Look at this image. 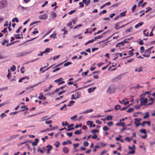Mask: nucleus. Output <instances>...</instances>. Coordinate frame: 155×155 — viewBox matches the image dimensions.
<instances>
[{"instance_id":"nucleus-55","label":"nucleus","mask_w":155,"mask_h":155,"mask_svg":"<svg viewBox=\"0 0 155 155\" xmlns=\"http://www.w3.org/2000/svg\"><path fill=\"white\" fill-rule=\"evenodd\" d=\"M74 148H76L77 147H78L79 146V144L78 143H74L73 145Z\"/></svg>"},{"instance_id":"nucleus-10","label":"nucleus","mask_w":155,"mask_h":155,"mask_svg":"<svg viewBox=\"0 0 155 155\" xmlns=\"http://www.w3.org/2000/svg\"><path fill=\"white\" fill-rule=\"evenodd\" d=\"M47 148V153L48 154H49L50 153V151L52 149V146L49 145L46 147Z\"/></svg>"},{"instance_id":"nucleus-64","label":"nucleus","mask_w":155,"mask_h":155,"mask_svg":"<svg viewBox=\"0 0 155 155\" xmlns=\"http://www.w3.org/2000/svg\"><path fill=\"white\" fill-rule=\"evenodd\" d=\"M25 68L24 67H23L21 68L20 71L22 73H24L25 72V70H24Z\"/></svg>"},{"instance_id":"nucleus-21","label":"nucleus","mask_w":155,"mask_h":155,"mask_svg":"<svg viewBox=\"0 0 155 155\" xmlns=\"http://www.w3.org/2000/svg\"><path fill=\"white\" fill-rule=\"evenodd\" d=\"M105 119L107 120H111L113 119L112 117L110 115H108L105 117Z\"/></svg>"},{"instance_id":"nucleus-31","label":"nucleus","mask_w":155,"mask_h":155,"mask_svg":"<svg viewBox=\"0 0 155 155\" xmlns=\"http://www.w3.org/2000/svg\"><path fill=\"white\" fill-rule=\"evenodd\" d=\"M95 41V39H92L91 40L85 43V45H86L90 43H92L94 42Z\"/></svg>"},{"instance_id":"nucleus-4","label":"nucleus","mask_w":155,"mask_h":155,"mask_svg":"<svg viewBox=\"0 0 155 155\" xmlns=\"http://www.w3.org/2000/svg\"><path fill=\"white\" fill-rule=\"evenodd\" d=\"M7 5V2L6 1L3 0L0 1V8H4Z\"/></svg>"},{"instance_id":"nucleus-58","label":"nucleus","mask_w":155,"mask_h":155,"mask_svg":"<svg viewBox=\"0 0 155 155\" xmlns=\"http://www.w3.org/2000/svg\"><path fill=\"white\" fill-rule=\"evenodd\" d=\"M58 128V127L57 126L55 127H52L51 129H50V130H52Z\"/></svg>"},{"instance_id":"nucleus-41","label":"nucleus","mask_w":155,"mask_h":155,"mask_svg":"<svg viewBox=\"0 0 155 155\" xmlns=\"http://www.w3.org/2000/svg\"><path fill=\"white\" fill-rule=\"evenodd\" d=\"M71 64H72L71 62H67V63H66L65 64H64V66H65V67Z\"/></svg>"},{"instance_id":"nucleus-36","label":"nucleus","mask_w":155,"mask_h":155,"mask_svg":"<svg viewBox=\"0 0 155 155\" xmlns=\"http://www.w3.org/2000/svg\"><path fill=\"white\" fill-rule=\"evenodd\" d=\"M8 74L7 75V77L8 79H10L11 78V72L9 69H8Z\"/></svg>"},{"instance_id":"nucleus-44","label":"nucleus","mask_w":155,"mask_h":155,"mask_svg":"<svg viewBox=\"0 0 155 155\" xmlns=\"http://www.w3.org/2000/svg\"><path fill=\"white\" fill-rule=\"evenodd\" d=\"M126 12H127V11H126L124 12L121 13L120 14V17H122L123 16H125V15H126L125 14H126Z\"/></svg>"},{"instance_id":"nucleus-22","label":"nucleus","mask_w":155,"mask_h":155,"mask_svg":"<svg viewBox=\"0 0 155 155\" xmlns=\"http://www.w3.org/2000/svg\"><path fill=\"white\" fill-rule=\"evenodd\" d=\"M143 22H140L139 23H138L137 25H136L135 26V27L136 28H138V27L141 26L143 24Z\"/></svg>"},{"instance_id":"nucleus-26","label":"nucleus","mask_w":155,"mask_h":155,"mask_svg":"<svg viewBox=\"0 0 155 155\" xmlns=\"http://www.w3.org/2000/svg\"><path fill=\"white\" fill-rule=\"evenodd\" d=\"M107 125L109 127H111L113 126L114 124V123L112 121H110L108 122L107 123Z\"/></svg>"},{"instance_id":"nucleus-6","label":"nucleus","mask_w":155,"mask_h":155,"mask_svg":"<svg viewBox=\"0 0 155 155\" xmlns=\"http://www.w3.org/2000/svg\"><path fill=\"white\" fill-rule=\"evenodd\" d=\"M130 40V39L127 38L125 39L123 41L118 43L116 45V47H117L119 46V45H124V43H129V41Z\"/></svg>"},{"instance_id":"nucleus-29","label":"nucleus","mask_w":155,"mask_h":155,"mask_svg":"<svg viewBox=\"0 0 155 155\" xmlns=\"http://www.w3.org/2000/svg\"><path fill=\"white\" fill-rule=\"evenodd\" d=\"M56 34L55 32H54L53 34L50 35V37L51 38H53L54 39L55 38H56Z\"/></svg>"},{"instance_id":"nucleus-2","label":"nucleus","mask_w":155,"mask_h":155,"mask_svg":"<svg viewBox=\"0 0 155 155\" xmlns=\"http://www.w3.org/2000/svg\"><path fill=\"white\" fill-rule=\"evenodd\" d=\"M80 96V93L79 92L75 93L74 94L71 95V100H76L77 99L79 98Z\"/></svg>"},{"instance_id":"nucleus-8","label":"nucleus","mask_w":155,"mask_h":155,"mask_svg":"<svg viewBox=\"0 0 155 155\" xmlns=\"http://www.w3.org/2000/svg\"><path fill=\"white\" fill-rule=\"evenodd\" d=\"M48 18V16L47 14L45 13L42 15H40L39 18L40 19L45 20Z\"/></svg>"},{"instance_id":"nucleus-50","label":"nucleus","mask_w":155,"mask_h":155,"mask_svg":"<svg viewBox=\"0 0 155 155\" xmlns=\"http://www.w3.org/2000/svg\"><path fill=\"white\" fill-rule=\"evenodd\" d=\"M120 106L119 105H117L115 106V109L116 110H118L120 109Z\"/></svg>"},{"instance_id":"nucleus-11","label":"nucleus","mask_w":155,"mask_h":155,"mask_svg":"<svg viewBox=\"0 0 155 155\" xmlns=\"http://www.w3.org/2000/svg\"><path fill=\"white\" fill-rule=\"evenodd\" d=\"M38 98L39 99L42 100L43 101L45 100L46 99V97L43 95V94L42 93L40 94L39 96L38 97Z\"/></svg>"},{"instance_id":"nucleus-57","label":"nucleus","mask_w":155,"mask_h":155,"mask_svg":"<svg viewBox=\"0 0 155 155\" xmlns=\"http://www.w3.org/2000/svg\"><path fill=\"white\" fill-rule=\"evenodd\" d=\"M13 22L16 21L18 22V18H15L14 19H13L12 20Z\"/></svg>"},{"instance_id":"nucleus-25","label":"nucleus","mask_w":155,"mask_h":155,"mask_svg":"<svg viewBox=\"0 0 155 155\" xmlns=\"http://www.w3.org/2000/svg\"><path fill=\"white\" fill-rule=\"evenodd\" d=\"M68 143L71 144L72 142L71 141L69 140H68L66 141L63 142L62 143V144L64 145H65Z\"/></svg>"},{"instance_id":"nucleus-13","label":"nucleus","mask_w":155,"mask_h":155,"mask_svg":"<svg viewBox=\"0 0 155 155\" xmlns=\"http://www.w3.org/2000/svg\"><path fill=\"white\" fill-rule=\"evenodd\" d=\"M51 118V117H48L47 116H44L43 117H42L41 118V120L42 121H44L45 120H49Z\"/></svg>"},{"instance_id":"nucleus-16","label":"nucleus","mask_w":155,"mask_h":155,"mask_svg":"<svg viewBox=\"0 0 155 155\" xmlns=\"http://www.w3.org/2000/svg\"><path fill=\"white\" fill-rule=\"evenodd\" d=\"M63 151L64 153H67L69 151V149L68 147H64L63 149Z\"/></svg>"},{"instance_id":"nucleus-52","label":"nucleus","mask_w":155,"mask_h":155,"mask_svg":"<svg viewBox=\"0 0 155 155\" xmlns=\"http://www.w3.org/2000/svg\"><path fill=\"white\" fill-rule=\"evenodd\" d=\"M139 41L138 42V44L141 45H143L144 44V43L143 42V41L142 40H139Z\"/></svg>"},{"instance_id":"nucleus-56","label":"nucleus","mask_w":155,"mask_h":155,"mask_svg":"<svg viewBox=\"0 0 155 155\" xmlns=\"http://www.w3.org/2000/svg\"><path fill=\"white\" fill-rule=\"evenodd\" d=\"M62 31L64 32V34H67L68 33V31L65 30V28L62 29Z\"/></svg>"},{"instance_id":"nucleus-9","label":"nucleus","mask_w":155,"mask_h":155,"mask_svg":"<svg viewBox=\"0 0 155 155\" xmlns=\"http://www.w3.org/2000/svg\"><path fill=\"white\" fill-rule=\"evenodd\" d=\"M127 100L126 99H123L122 100L119 101V102L121 104H124L125 105H126L127 104H128L129 103V102L128 101H125L126 100Z\"/></svg>"},{"instance_id":"nucleus-1","label":"nucleus","mask_w":155,"mask_h":155,"mask_svg":"<svg viewBox=\"0 0 155 155\" xmlns=\"http://www.w3.org/2000/svg\"><path fill=\"white\" fill-rule=\"evenodd\" d=\"M150 95L149 91L146 92L141 95L140 99L141 105H150L153 103V99L150 97Z\"/></svg>"},{"instance_id":"nucleus-51","label":"nucleus","mask_w":155,"mask_h":155,"mask_svg":"<svg viewBox=\"0 0 155 155\" xmlns=\"http://www.w3.org/2000/svg\"><path fill=\"white\" fill-rule=\"evenodd\" d=\"M83 145L85 147H87L89 145V143H88V142L85 141V142H84Z\"/></svg>"},{"instance_id":"nucleus-59","label":"nucleus","mask_w":155,"mask_h":155,"mask_svg":"<svg viewBox=\"0 0 155 155\" xmlns=\"http://www.w3.org/2000/svg\"><path fill=\"white\" fill-rule=\"evenodd\" d=\"M52 123V121L51 120H50L48 121H46L45 122V123L46 124H51Z\"/></svg>"},{"instance_id":"nucleus-24","label":"nucleus","mask_w":155,"mask_h":155,"mask_svg":"<svg viewBox=\"0 0 155 155\" xmlns=\"http://www.w3.org/2000/svg\"><path fill=\"white\" fill-rule=\"evenodd\" d=\"M74 125V124H72L68 126V129L67 130H71L73 129V128H71L72 127H73Z\"/></svg>"},{"instance_id":"nucleus-34","label":"nucleus","mask_w":155,"mask_h":155,"mask_svg":"<svg viewBox=\"0 0 155 155\" xmlns=\"http://www.w3.org/2000/svg\"><path fill=\"white\" fill-rule=\"evenodd\" d=\"M75 103V101H70L69 104L68 105V106H71L72 105L74 104Z\"/></svg>"},{"instance_id":"nucleus-45","label":"nucleus","mask_w":155,"mask_h":155,"mask_svg":"<svg viewBox=\"0 0 155 155\" xmlns=\"http://www.w3.org/2000/svg\"><path fill=\"white\" fill-rule=\"evenodd\" d=\"M144 51V48L143 46H142L140 48V52L141 53H142Z\"/></svg>"},{"instance_id":"nucleus-46","label":"nucleus","mask_w":155,"mask_h":155,"mask_svg":"<svg viewBox=\"0 0 155 155\" xmlns=\"http://www.w3.org/2000/svg\"><path fill=\"white\" fill-rule=\"evenodd\" d=\"M146 31H147V30L146 29L144 30L143 31V34L145 36H148V35H149V33L147 32L146 33Z\"/></svg>"},{"instance_id":"nucleus-42","label":"nucleus","mask_w":155,"mask_h":155,"mask_svg":"<svg viewBox=\"0 0 155 155\" xmlns=\"http://www.w3.org/2000/svg\"><path fill=\"white\" fill-rule=\"evenodd\" d=\"M25 78H27V79H28L29 78V77L25 76V78H22L19 80V82H21L22 81V80H24Z\"/></svg>"},{"instance_id":"nucleus-43","label":"nucleus","mask_w":155,"mask_h":155,"mask_svg":"<svg viewBox=\"0 0 155 155\" xmlns=\"http://www.w3.org/2000/svg\"><path fill=\"white\" fill-rule=\"evenodd\" d=\"M99 132V130H98L96 129H94L93 130H91V133L93 134H94L95 133H98V132Z\"/></svg>"},{"instance_id":"nucleus-47","label":"nucleus","mask_w":155,"mask_h":155,"mask_svg":"<svg viewBox=\"0 0 155 155\" xmlns=\"http://www.w3.org/2000/svg\"><path fill=\"white\" fill-rule=\"evenodd\" d=\"M133 29V28L132 27H130V28L129 29H127L126 30V32H130Z\"/></svg>"},{"instance_id":"nucleus-35","label":"nucleus","mask_w":155,"mask_h":155,"mask_svg":"<svg viewBox=\"0 0 155 155\" xmlns=\"http://www.w3.org/2000/svg\"><path fill=\"white\" fill-rule=\"evenodd\" d=\"M60 144V143L58 141H57V142H56L54 143V144L55 146L56 147H59Z\"/></svg>"},{"instance_id":"nucleus-37","label":"nucleus","mask_w":155,"mask_h":155,"mask_svg":"<svg viewBox=\"0 0 155 155\" xmlns=\"http://www.w3.org/2000/svg\"><path fill=\"white\" fill-rule=\"evenodd\" d=\"M92 111H93V110L92 109H90L89 110H87L84 112H83V113H84V114L87 113H88L91 112H92Z\"/></svg>"},{"instance_id":"nucleus-20","label":"nucleus","mask_w":155,"mask_h":155,"mask_svg":"<svg viewBox=\"0 0 155 155\" xmlns=\"http://www.w3.org/2000/svg\"><path fill=\"white\" fill-rule=\"evenodd\" d=\"M93 122L92 121H88L86 122V124L89 125L90 127H92V124H93Z\"/></svg>"},{"instance_id":"nucleus-60","label":"nucleus","mask_w":155,"mask_h":155,"mask_svg":"<svg viewBox=\"0 0 155 155\" xmlns=\"http://www.w3.org/2000/svg\"><path fill=\"white\" fill-rule=\"evenodd\" d=\"M149 117V115L148 113H146L145 115L143 117V118L146 119L147 118Z\"/></svg>"},{"instance_id":"nucleus-14","label":"nucleus","mask_w":155,"mask_h":155,"mask_svg":"<svg viewBox=\"0 0 155 155\" xmlns=\"http://www.w3.org/2000/svg\"><path fill=\"white\" fill-rule=\"evenodd\" d=\"M147 124L150 126V125L151 123L149 121H143L142 123H141V125L143 126H144L145 124Z\"/></svg>"},{"instance_id":"nucleus-12","label":"nucleus","mask_w":155,"mask_h":155,"mask_svg":"<svg viewBox=\"0 0 155 155\" xmlns=\"http://www.w3.org/2000/svg\"><path fill=\"white\" fill-rule=\"evenodd\" d=\"M116 125L117 126H121L123 127L125 126V124L124 123L122 122L120 120L119 122L116 124Z\"/></svg>"},{"instance_id":"nucleus-17","label":"nucleus","mask_w":155,"mask_h":155,"mask_svg":"<svg viewBox=\"0 0 155 155\" xmlns=\"http://www.w3.org/2000/svg\"><path fill=\"white\" fill-rule=\"evenodd\" d=\"M38 142V139L36 138L35 139V141L32 142V144L33 146H36Z\"/></svg>"},{"instance_id":"nucleus-38","label":"nucleus","mask_w":155,"mask_h":155,"mask_svg":"<svg viewBox=\"0 0 155 155\" xmlns=\"http://www.w3.org/2000/svg\"><path fill=\"white\" fill-rule=\"evenodd\" d=\"M134 51V49H133L132 50L130 51L129 52H128V53H129V54L130 55V57H131L133 55V52Z\"/></svg>"},{"instance_id":"nucleus-7","label":"nucleus","mask_w":155,"mask_h":155,"mask_svg":"<svg viewBox=\"0 0 155 155\" xmlns=\"http://www.w3.org/2000/svg\"><path fill=\"white\" fill-rule=\"evenodd\" d=\"M115 91V89L112 87H110L107 90V92L109 94L114 93Z\"/></svg>"},{"instance_id":"nucleus-48","label":"nucleus","mask_w":155,"mask_h":155,"mask_svg":"<svg viewBox=\"0 0 155 155\" xmlns=\"http://www.w3.org/2000/svg\"><path fill=\"white\" fill-rule=\"evenodd\" d=\"M15 69H16V67L14 65H12V67L11 68V70L12 71H14Z\"/></svg>"},{"instance_id":"nucleus-49","label":"nucleus","mask_w":155,"mask_h":155,"mask_svg":"<svg viewBox=\"0 0 155 155\" xmlns=\"http://www.w3.org/2000/svg\"><path fill=\"white\" fill-rule=\"evenodd\" d=\"M51 15L52 16V18H55L56 16H57V15L56 14V13H55L54 12H52L51 13Z\"/></svg>"},{"instance_id":"nucleus-32","label":"nucleus","mask_w":155,"mask_h":155,"mask_svg":"<svg viewBox=\"0 0 155 155\" xmlns=\"http://www.w3.org/2000/svg\"><path fill=\"white\" fill-rule=\"evenodd\" d=\"M82 133L81 130H77L74 132V134H79Z\"/></svg>"},{"instance_id":"nucleus-28","label":"nucleus","mask_w":155,"mask_h":155,"mask_svg":"<svg viewBox=\"0 0 155 155\" xmlns=\"http://www.w3.org/2000/svg\"><path fill=\"white\" fill-rule=\"evenodd\" d=\"M135 122L134 123V124H135L136 123H138V122H140L141 120V119H138V118H135L134 119Z\"/></svg>"},{"instance_id":"nucleus-27","label":"nucleus","mask_w":155,"mask_h":155,"mask_svg":"<svg viewBox=\"0 0 155 155\" xmlns=\"http://www.w3.org/2000/svg\"><path fill=\"white\" fill-rule=\"evenodd\" d=\"M103 130L104 131H107L110 130V129L107 126H104L103 128Z\"/></svg>"},{"instance_id":"nucleus-5","label":"nucleus","mask_w":155,"mask_h":155,"mask_svg":"<svg viewBox=\"0 0 155 155\" xmlns=\"http://www.w3.org/2000/svg\"><path fill=\"white\" fill-rule=\"evenodd\" d=\"M151 53L150 50L149 49L146 50L145 51L144 53L143 54V56L144 57H148Z\"/></svg>"},{"instance_id":"nucleus-30","label":"nucleus","mask_w":155,"mask_h":155,"mask_svg":"<svg viewBox=\"0 0 155 155\" xmlns=\"http://www.w3.org/2000/svg\"><path fill=\"white\" fill-rule=\"evenodd\" d=\"M52 49H50L49 48H46L45 50L43 51V53H48L50 52L51 51H52Z\"/></svg>"},{"instance_id":"nucleus-3","label":"nucleus","mask_w":155,"mask_h":155,"mask_svg":"<svg viewBox=\"0 0 155 155\" xmlns=\"http://www.w3.org/2000/svg\"><path fill=\"white\" fill-rule=\"evenodd\" d=\"M63 79L62 78H60L58 79L54 80V82L56 83H58V85L64 84L65 83V81H63Z\"/></svg>"},{"instance_id":"nucleus-62","label":"nucleus","mask_w":155,"mask_h":155,"mask_svg":"<svg viewBox=\"0 0 155 155\" xmlns=\"http://www.w3.org/2000/svg\"><path fill=\"white\" fill-rule=\"evenodd\" d=\"M22 29V27H20L16 31V32L17 33H19L20 31Z\"/></svg>"},{"instance_id":"nucleus-53","label":"nucleus","mask_w":155,"mask_h":155,"mask_svg":"<svg viewBox=\"0 0 155 155\" xmlns=\"http://www.w3.org/2000/svg\"><path fill=\"white\" fill-rule=\"evenodd\" d=\"M1 32L3 33H7V28H5L4 30L1 31Z\"/></svg>"},{"instance_id":"nucleus-23","label":"nucleus","mask_w":155,"mask_h":155,"mask_svg":"<svg viewBox=\"0 0 155 155\" xmlns=\"http://www.w3.org/2000/svg\"><path fill=\"white\" fill-rule=\"evenodd\" d=\"M142 71V68L140 67L138 68H137L135 69V71L136 72H140Z\"/></svg>"},{"instance_id":"nucleus-39","label":"nucleus","mask_w":155,"mask_h":155,"mask_svg":"<svg viewBox=\"0 0 155 155\" xmlns=\"http://www.w3.org/2000/svg\"><path fill=\"white\" fill-rule=\"evenodd\" d=\"M62 124L63 126H68V124L67 121L64 122H63L62 123Z\"/></svg>"},{"instance_id":"nucleus-33","label":"nucleus","mask_w":155,"mask_h":155,"mask_svg":"<svg viewBox=\"0 0 155 155\" xmlns=\"http://www.w3.org/2000/svg\"><path fill=\"white\" fill-rule=\"evenodd\" d=\"M121 138H122V136L121 135H119L118 137H117L115 138V140L117 141H120Z\"/></svg>"},{"instance_id":"nucleus-19","label":"nucleus","mask_w":155,"mask_h":155,"mask_svg":"<svg viewBox=\"0 0 155 155\" xmlns=\"http://www.w3.org/2000/svg\"><path fill=\"white\" fill-rule=\"evenodd\" d=\"M120 23L118 22L115 25L114 28L116 30H117L120 28Z\"/></svg>"},{"instance_id":"nucleus-54","label":"nucleus","mask_w":155,"mask_h":155,"mask_svg":"<svg viewBox=\"0 0 155 155\" xmlns=\"http://www.w3.org/2000/svg\"><path fill=\"white\" fill-rule=\"evenodd\" d=\"M137 7V5H134L132 8V10L133 12H134V10Z\"/></svg>"},{"instance_id":"nucleus-18","label":"nucleus","mask_w":155,"mask_h":155,"mask_svg":"<svg viewBox=\"0 0 155 155\" xmlns=\"http://www.w3.org/2000/svg\"><path fill=\"white\" fill-rule=\"evenodd\" d=\"M91 2V0H83L82 2L84 3L86 6L88 5Z\"/></svg>"},{"instance_id":"nucleus-63","label":"nucleus","mask_w":155,"mask_h":155,"mask_svg":"<svg viewBox=\"0 0 155 155\" xmlns=\"http://www.w3.org/2000/svg\"><path fill=\"white\" fill-rule=\"evenodd\" d=\"M82 2H80L79 3V5H80L79 7L81 8L83 7L84 6V5L83 3Z\"/></svg>"},{"instance_id":"nucleus-61","label":"nucleus","mask_w":155,"mask_h":155,"mask_svg":"<svg viewBox=\"0 0 155 155\" xmlns=\"http://www.w3.org/2000/svg\"><path fill=\"white\" fill-rule=\"evenodd\" d=\"M134 109L133 108H130L129 109H128L127 111L128 112H130L133 111Z\"/></svg>"},{"instance_id":"nucleus-40","label":"nucleus","mask_w":155,"mask_h":155,"mask_svg":"<svg viewBox=\"0 0 155 155\" xmlns=\"http://www.w3.org/2000/svg\"><path fill=\"white\" fill-rule=\"evenodd\" d=\"M140 133H143L145 134H146L147 133L146 130L144 129H141L140 130Z\"/></svg>"},{"instance_id":"nucleus-15","label":"nucleus","mask_w":155,"mask_h":155,"mask_svg":"<svg viewBox=\"0 0 155 155\" xmlns=\"http://www.w3.org/2000/svg\"><path fill=\"white\" fill-rule=\"evenodd\" d=\"M132 147H133V150L131 151H130L128 152V153L129 154H133L135 153V146L134 145H132Z\"/></svg>"}]
</instances>
